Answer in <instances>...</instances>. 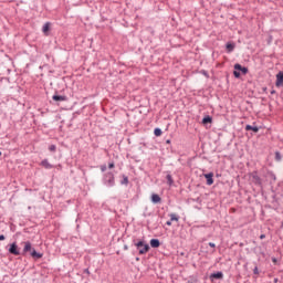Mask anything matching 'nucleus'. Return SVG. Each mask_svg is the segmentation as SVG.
Instances as JSON below:
<instances>
[{"instance_id": "nucleus-1", "label": "nucleus", "mask_w": 283, "mask_h": 283, "mask_svg": "<svg viewBox=\"0 0 283 283\" xmlns=\"http://www.w3.org/2000/svg\"><path fill=\"white\" fill-rule=\"evenodd\" d=\"M28 253H30L33 260H41V258H43V253L36 252V249L32 248V243L30 241L24 242V248L21 252V255L25 256Z\"/></svg>"}, {"instance_id": "nucleus-2", "label": "nucleus", "mask_w": 283, "mask_h": 283, "mask_svg": "<svg viewBox=\"0 0 283 283\" xmlns=\"http://www.w3.org/2000/svg\"><path fill=\"white\" fill-rule=\"evenodd\" d=\"M102 182L106 187H114L116 185V178L114 177V172L112 171L105 172L103 176Z\"/></svg>"}, {"instance_id": "nucleus-3", "label": "nucleus", "mask_w": 283, "mask_h": 283, "mask_svg": "<svg viewBox=\"0 0 283 283\" xmlns=\"http://www.w3.org/2000/svg\"><path fill=\"white\" fill-rule=\"evenodd\" d=\"M134 245L139 251V255H145L146 253H149V243H146L143 240L137 242L136 240H134Z\"/></svg>"}, {"instance_id": "nucleus-4", "label": "nucleus", "mask_w": 283, "mask_h": 283, "mask_svg": "<svg viewBox=\"0 0 283 283\" xmlns=\"http://www.w3.org/2000/svg\"><path fill=\"white\" fill-rule=\"evenodd\" d=\"M8 251L11 255H21V250L19 249L17 242L9 244Z\"/></svg>"}, {"instance_id": "nucleus-5", "label": "nucleus", "mask_w": 283, "mask_h": 283, "mask_svg": "<svg viewBox=\"0 0 283 283\" xmlns=\"http://www.w3.org/2000/svg\"><path fill=\"white\" fill-rule=\"evenodd\" d=\"M209 280L213 282V280H224V273L222 271L211 273Z\"/></svg>"}, {"instance_id": "nucleus-6", "label": "nucleus", "mask_w": 283, "mask_h": 283, "mask_svg": "<svg viewBox=\"0 0 283 283\" xmlns=\"http://www.w3.org/2000/svg\"><path fill=\"white\" fill-rule=\"evenodd\" d=\"M52 101H55V103H63V102L67 101V96L54 94L52 96Z\"/></svg>"}, {"instance_id": "nucleus-7", "label": "nucleus", "mask_w": 283, "mask_h": 283, "mask_svg": "<svg viewBox=\"0 0 283 283\" xmlns=\"http://www.w3.org/2000/svg\"><path fill=\"white\" fill-rule=\"evenodd\" d=\"M276 87H283V72L280 71L276 74V82H275Z\"/></svg>"}, {"instance_id": "nucleus-8", "label": "nucleus", "mask_w": 283, "mask_h": 283, "mask_svg": "<svg viewBox=\"0 0 283 283\" xmlns=\"http://www.w3.org/2000/svg\"><path fill=\"white\" fill-rule=\"evenodd\" d=\"M234 70L242 72V74H249V69L247 66H242L239 63L234 64Z\"/></svg>"}, {"instance_id": "nucleus-9", "label": "nucleus", "mask_w": 283, "mask_h": 283, "mask_svg": "<svg viewBox=\"0 0 283 283\" xmlns=\"http://www.w3.org/2000/svg\"><path fill=\"white\" fill-rule=\"evenodd\" d=\"M206 180H207V185L209 187H211V185H213V172H209V174H206L203 175Z\"/></svg>"}, {"instance_id": "nucleus-10", "label": "nucleus", "mask_w": 283, "mask_h": 283, "mask_svg": "<svg viewBox=\"0 0 283 283\" xmlns=\"http://www.w3.org/2000/svg\"><path fill=\"white\" fill-rule=\"evenodd\" d=\"M226 50L228 52V54H231V52H233V50H235V43L233 42H228L226 44Z\"/></svg>"}, {"instance_id": "nucleus-11", "label": "nucleus", "mask_w": 283, "mask_h": 283, "mask_svg": "<svg viewBox=\"0 0 283 283\" xmlns=\"http://www.w3.org/2000/svg\"><path fill=\"white\" fill-rule=\"evenodd\" d=\"M245 132H253L254 134H258V132H260V127L248 124L245 126Z\"/></svg>"}, {"instance_id": "nucleus-12", "label": "nucleus", "mask_w": 283, "mask_h": 283, "mask_svg": "<svg viewBox=\"0 0 283 283\" xmlns=\"http://www.w3.org/2000/svg\"><path fill=\"white\" fill-rule=\"evenodd\" d=\"M161 201H163V199L160 198L159 195H156V193H153V195H151V203H153V205H158V203L161 202Z\"/></svg>"}, {"instance_id": "nucleus-13", "label": "nucleus", "mask_w": 283, "mask_h": 283, "mask_svg": "<svg viewBox=\"0 0 283 283\" xmlns=\"http://www.w3.org/2000/svg\"><path fill=\"white\" fill-rule=\"evenodd\" d=\"M252 178H253L255 185H259V187L262 186V178H260V176H258V172H254L252 175Z\"/></svg>"}, {"instance_id": "nucleus-14", "label": "nucleus", "mask_w": 283, "mask_h": 283, "mask_svg": "<svg viewBox=\"0 0 283 283\" xmlns=\"http://www.w3.org/2000/svg\"><path fill=\"white\" fill-rule=\"evenodd\" d=\"M41 165H42V167H44V169H53L54 168V166H52V164H50V161H48V159H43L41 161Z\"/></svg>"}, {"instance_id": "nucleus-15", "label": "nucleus", "mask_w": 283, "mask_h": 283, "mask_svg": "<svg viewBox=\"0 0 283 283\" xmlns=\"http://www.w3.org/2000/svg\"><path fill=\"white\" fill-rule=\"evenodd\" d=\"M150 247H151L153 249H158V247H160V240H158V239H151V240H150Z\"/></svg>"}, {"instance_id": "nucleus-16", "label": "nucleus", "mask_w": 283, "mask_h": 283, "mask_svg": "<svg viewBox=\"0 0 283 283\" xmlns=\"http://www.w3.org/2000/svg\"><path fill=\"white\" fill-rule=\"evenodd\" d=\"M210 123H213V118L211 116L207 115L202 118L203 125H209Z\"/></svg>"}, {"instance_id": "nucleus-17", "label": "nucleus", "mask_w": 283, "mask_h": 283, "mask_svg": "<svg viewBox=\"0 0 283 283\" xmlns=\"http://www.w3.org/2000/svg\"><path fill=\"white\" fill-rule=\"evenodd\" d=\"M167 185L171 187L174 185V177H171V172H168L166 176Z\"/></svg>"}, {"instance_id": "nucleus-18", "label": "nucleus", "mask_w": 283, "mask_h": 283, "mask_svg": "<svg viewBox=\"0 0 283 283\" xmlns=\"http://www.w3.org/2000/svg\"><path fill=\"white\" fill-rule=\"evenodd\" d=\"M274 160L276 163H282V154L280 151H275Z\"/></svg>"}, {"instance_id": "nucleus-19", "label": "nucleus", "mask_w": 283, "mask_h": 283, "mask_svg": "<svg viewBox=\"0 0 283 283\" xmlns=\"http://www.w3.org/2000/svg\"><path fill=\"white\" fill-rule=\"evenodd\" d=\"M123 180L120 181V185H129V177L126 175L122 176Z\"/></svg>"}, {"instance_id": "nucleus-20", "label": "nucleus", "mask_w": 283, "mask_h": 283, "mask_svg": "<svg viewBox=\"0 0 283 283\" xmlns=\"http://www.w3.org/2000/svg\"><path fill=\"white\" fill-rule=\"evenodd\" d=\"M180 220V217H178L176 213H171L170 214V221L171 222H178Z\"/></svg>"}, {"instance_id": "nucleus-21", "label": "nucleus", "mask_w": 283, "mask_h": 283, "mask_svg": "<svg viewBox=\"0 0 283 283\" xmlns=\"http://www.w3.org/2000/svg\"><path fill=\"white\" fill-rule=\"evenodd\" d=\"M154 135H155V136H163V129H160V128H155V129H154Z\"/></svg>"}, {"instance_id": "nucleus-22", "label": "nucleus", "mask_w": 283, "mask_h": 283, "mask_svg": "<svg viewBox=\"0 0 283 283\" xmlns=\"http://www.w3.org/2000/svg\"><path fill=\"white\" fill-rule=\"evenodd\" d=\"M43 32H49L50 31V22H46L43 28H42Z\"/></svg>"}, {"instance_id": "nucleus-23", "label": "nucleus", "mask_w": 283, "mask_h": 283, "mask_svg": "<svg viewBox=\"0 0 283 283\" xmlns=\"http://www.w3.org/2000/svg\"><path fill=\"white\" fill-rule=\"evenodd\" d=\"M233 76H234V78H240V76H241L240 71L234 70L233 71Z\"/></svg>"}, {"instance_id": "nucleus-24", "label": "nucleus", "mask_w": 283, "mask_h": 283, "mask_svg": "<svg viewBox=\"0 0 283 283\" xmlns=\"http://www.w3.org/2000/svg\"><path fill=\"white\" fill-rule=\"evenodd\" d=\"M253 274L254 275H260V270L258 269V266H254Z\"/></svg>"}, {"instance_id": "nucleus-25", "label": "nucleus", "mask_w": 283, "mask_h": 283, "mask_svg": "<svg viewBox=\"0 0 283 283\" xmlns=\"http://www.w3.org/2000/svg\"><path fill=\"white\" fill-rule=\"evenodd\" d=\"M49 150H51L52 153L56 151V145H51L49 147Z\"/></svg>"}, {"instance_id": "nucleus-26", "label": "nucleus", "mask_w": 283, "mask_h": 283, "mask_svg": "<svg viewBox=\"0 0 283 283\" xmlns=\"http://www.w3.org/2000/svg\"><path fill=\"white\" fill-rule=\"evenodd\" d=\"M101 171H103V172L107 171V166L106 165H102L101 166Z\"/></svg>"}, {"instance_id": "nucleus-27", "label": "nucleus", "mask_w": 283, "mask_h": 283, "mask_svg": "<svg viewBox=\"0 0 283 283\" xmlns=\"http://www.w3.org/2000/svg\"><path fill=\"white\" fill-rule=\"evenodd\" d=\"M114 167H115L114 161H112V163L108 164V169H114Z\"/></svg>"}, {"instance_id": "nucleus-28", "label": "nucleus", "mask_w": 283, "mask_h": 283, "mask_svg": "<svg viewBox=\"0 0 283 283\" xmlns=\"http://www.w3.org/2000/svg\"><path fill=\"white\" fill-rule=\"evenodd\" d=\"M209 247H211V249H216V243L209 242Z\"/></svg>"}, {"instance_id": "nucleus-29", "label": "nucleus", "mask_w": 283, "mask_h": 283, "mask_svg": "<svg viewBox=\"0 0 283 283\" xmlns=\"http://www.w3.org/2000/svg\"><path fill=\"white\" fill-rule=\"evenodd\" d=\"M3 240H6V235L0 234V242H3Z\"/></svg>"}, {"instance_id": "nucleus-30", "label": "nucleus", "mask_w": 283, "mask_h": 283, "mask_svg": "<svg viewBox=\"0 0 283 283\" xmlns=\"http://www.w3.org/2000/svg\"><path fill=\"white\" fill-rule=\"evenodd\" d=\"M271 178H272L273 180H277V178L275 177V174H273V172H271Z\"/></svg>"}, {"instance_id": "nucleus-31", "label": "nucleus", "mask_w": 283, "mask_h": 283, "mask_svg": "<svg viewBox=\"0 0 283 283\" xmlns=\"http://www.w3.org/2000/svg\"><path fill=\"white\" fill-rule=\"evenodd\" d=\"M171 222H172L171 220L167 221L166 222L167 227H171Z\"/></svg>"}, {"instance_id": "nucleus-32", "label": "nucleus", "mask_w": 283, "mask_h": 283, "mask_svg": "<svg viewBox=\"0 0 283 283\" xmlns=\"http://www.w3.org/2000/svg\"><path fill=\"white\" fill-rule=\"evenodd\" d=\"M264 238H266V234H261L260 235V240H264Z\"/></svg>"}, {"instance_id": "nucleus-33", "label": "nucleus", "mask_w": 283, "mask_h": 283, "mask_svg": "<svg viewBox=\"0 0 283 283\" xmlns=\"http://www.w3.org/2000/svg\"><path fill=\"white\" fill-rule=\"evenodd\" d=\"M128 250H129V247L124 245V251H128Z\"/></svg>"}, {"instance_id": "nucleus-34", "label": "nucleus", "mask_w": 283, "mask_h": 283, "mask_svg": "<svg viewBox=\"0 0 283 283\" xmlns=\"http://www.w3.org/2000/svg\"><path fill=\"white\" fill-rule=\"evenodd\" d=\"M168 145H169V143H171V140L170 139H167V142H166Z\"/></svg>"}, {"instance_id": "nucleus-35", "label": "nucleus", "mask_w": 283, "mask_h": 283, "mask_svg": "<svg viewBox=\"0 0 283 283\" xmlns=\"http://www.w3.org/2000/svg\"><path fill=\"white\" fill-rule=\"evenodd\" d=\"M271 94H275V91H271Z\"/></svg>"}, {"instance_id": "nucleus-36", "label": "nucleus", "mask_w": 283, "mask_h": 283, "mask_svg": "<svg viewBox=\"0 0 283 283\" xmlns=\"http://www.w3.org/2000/svg\"><path fill=\"white\" fill-rule=\"evenodd\" d=\"M272 261H273V262H277V260H276V259H273Z\"/></svg>"}, {"instance_id": "nucleus-37", "label": "nucleus", "mask_w": 283, "mask_h": 283, "mask_svg": "<svg viewBox=\"0 0 283 283\" xmlns=\"http://www.w3.org/2000/svg\"><path fill=\"white\" fill-rule=\"evenodd\" d=\"M85 273H90V270H85Z\"/></svg>"}, {"instance_id": "nucleus-38", "label": "nucleus", "mask_w": 283, "mask_h": 283, "mask_svg": "<svg viewBox=\"0 0 283 283\" xmlns=\"http://www.w3.org/2000/svg\"><path fill=\"white\" fill-rule=\"evenodd\" d=\"M274 283H277V279H274Z\"/></svg>"}, {"instance_id": "nucleus-39", "label": "nucleus", "mask_w": 283, "mask_h": 283, "mask_svg": "<svg viewBox=\"0 0 283 283\" xmlns=\"http://www.w3.org/2000/svg\"><path fill=\"white\" fill-rule=\"evenodd\" d=\"M137 261L140 260L139 258L136 259Z\"/></svg>"}, {"instance_id": "nucleus-40", "label": "nucleus", "mask_w": 283, "mask_h": 283, "mask_svg": "<svg viewBox=\"0 0 283 283\" xmlns=\"http://www.w3.org/2000/svg\"><path fill=\"white\" fill-rule=\"evenodd\" d=\"M0 156H1V151H0Z\"/></svg>"}]
</instances>
